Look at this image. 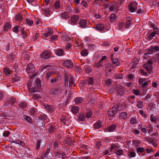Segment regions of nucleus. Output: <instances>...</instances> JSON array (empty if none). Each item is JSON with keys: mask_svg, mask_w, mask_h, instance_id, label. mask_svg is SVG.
<instances>
[{"mask_svg": "<svg viewBox=\"0 0 159 159\" xmlns=\"http://www.w3.org/2000/svg\"><path fill=\"white\" fill-rule=\"evenodd\" d=\"M35 70V67L32 63H29L26 68V71L28 74L33 73Z\"/></svg>", "mask_w": 159, "mask_h": 159, "instance_id": "4", "label": "nucleus"}, {"mask_svg": "<svg viewBox=\"0 0 159 159\" xmlns=\"http://www.w3.org/2000/svg\"><path fill=\"white\" fill-rule=\"evenodd\" d=\"M137 152H143L144 151L145 149H144L143 148L141 147H138L137 148L136 150Z\"/></svg>", "mask_w": 159, "mask_h": 159, "instance_id": "51", "label": "nucleus"}, {"mask_svg": "<svg viewBox=\"0 0 159 159\" xmlns=\"http://www.w3.org/2000/svg\"><path fill=\"white\" fill-rule=\"evenodd\" d=\"M102 126V122L100 120H98L93 125V129H98L100 128Z\"/></svg>", "mask_w": 159, "mask_h": 159, "instance_id": "18", "label": "nucleus"}, {"mask_svg": "<svg viewBox=\"0 0 159 159\" xmlns=\"http://www.w3.org/2000/svg\"><path fill=\"white\" fill-rule=\"evenodd\" d=\"M30 113L31 115H33L35 114L37 112L36 109L34 108H31V109L30 110Z\"/></svg>", "mask_w": 159, "mask_h": 159, "instance_id": "41", "label": "nucleus"}, {"mask_svg": "<svg viewBox=\"0 0 159 159\" xmlns=\"http://www.w3.org/2000/svg\"><path fill=\"white\" fill-rule=\"evenodd\" d=\"M42 11L44 15L46 16H48L50 14V11L48 9L43 10Z\"/></svg>", "mask_w": 159, "mask_h": 159, "instance_id": "33", "label": "nucleus"}, {"mask_svg": "<svg viewBox=\"0 0 159 159\" xmlns=\"http://www.w3.org/2000/svg\"><path fill=\"white\" fill-rule=\"evenodd\" d=\"M116 152V154L118 156H121L123 155V151L122 150H118Z\"/></svg>", "mask_w": 159, "mask_h": 159, "instance_id": "57", "label": "nucleus"}, {"mask_svg": "<svg viewBox=\"0 0 159 159\" xmlns=\"http://www.w3.org/2000/svg\"><path fill=\"white\" fill-rule=\"evenodd\" d=\"M51 56L50 52L48 50H46L43 52L41 55L42 58L44 59H47L49 58Z\"/></svg>", "mask_w": 159, "mask_h": 159, "instance_id": "9", "label": "nucleus"}, {"mask_svg": "<svg viewBox=\"0 0 159 159\" xmlns=\"http://www.w3.org/2000/svg\"><path fill=\"white\" fill-rule=\"evenodd\" d=\"M117 93L122 96L125 93L126 89L125 87L119 85L117 87Z\"/></svg>", "mask_w": 159, "mask_h": 159, "instance_id": "7", "label": "nucleus"}, {"mask_svg": "<svg viewBox=\"0 0 159 159\" xmlns=\"http://www.w3.org/2000/svg\"><path fill=\"white\" fill-rule=\"evenodd\" d=\"M64 66L68 68H72L73 66V64L71 60H66L64 61Z\"/></svg>", "mask_w": 159, "mask_h": 159, "instance_id": "10", "label": "nucleus"}, {"mask_svg": "<svg viewBox=\"0 0 159 159\" xmlns=\"http://www.w3.org/2000/svg\"><path fill=\"white\" fill-rule=\"evenodd\" d=\"M16 102V99L12 98H9L5 103V106L7 107H10L11 105L14 104Z\"/></svg>", "mask_w": 159, "mask_h": 159, "instance_id": "3", "label": "nucleus"}, {"mask_svg": "<svg viewBox=\"0 0 159 159\" xmlns=\"http://www.w3.org/2000/svg\"><path fill=\"white\" fill-rule=\"evenodd\" d=\"M10 134V132L8 131H4L3 133L4 136L7 137Z\"/></svg>", "mask_w": 159, "mask_h": 159, "instance_id": "59", "label": "nucleus"}, {"mask_svg": "<svg viewBox=\"0 0 159 159\" xmlns=\"http://www.w3.org/2000/svg\"><path fill=\"white\" fill-rule=\"evenodd\" d=\"M88 54L86 49H84L81 52V55L83 56H86Z\"/></svg>", "mask_w": 159, "mask_h": 159, "instance_id": "46", "label": "nucleus"}, {"mask_svg": "<svg viewBox=\"0 0 159 159\" xmlns=\"http://www.w3.org/2000/svg\"><path fill=\"white\" fill-rule=\"evenodd\" d=\"M79 17L78 15H74L71 18L70 24L72 25L76 24L79 20Z\"/></svg>", "mask_w": 159, "mask_h": 159, "instance_id": "11", "label": "nucleus"}, {"mask_svg": "<svg viewBox=\"0 0 159 159\" xmlns=\"http://www.w3.org/2000/svg\"><path fill=\"white\" fill-rule=\"evenodd\" d=\"M22 78L20 77H16L14 78V81L15 82H18L20 80H22Z\"/></svg>", "mask_w": 159, "mask_h": 159, "instance_id": "63", "label": "nucleus"}, {"mask_svg": "<svg viewBox=\"0 0 159 159\" xmlns=\"http://www.w3.org/2000/svg\"><path fill=\"white\" fill-rule=\"evenodd\" d=\"M14 70H15V71L16 70V68L14 67L12 68L11 70H10L7 67H6L3 69V71L6 75L9 76L11 74L12 71H13Z\"/></svg>", "mask_w": 159, "mask_h": 159, "instance_id": "13", "label": "nucleus"}, {"mask_svg": "<svg viewBox=\"0 0 159 159\" xmlns=\"http://www.w3.org/2000/svg\"><path fill=\"white\" fill-rule=\"evenodd\" d=\"M137 106L139 108H142L143 107V102L141 101L137 102Z\"/></svg>", "mask_w": 159, "mask_h": 159, "instance_id": "50", "label": "nucleus"}, {"mask_svg": "<svg viewBox=\"0 0 159 159\" xmlns=\"http://www.w3.org/2000/svg\"><path fill=\"white\" fill-rule=\"evenodd\" d=\"M85 118L84 115L82 113H80L78 116L79 120L81 121H84L85 120Z\"/></svg>", "mask_w": 159, "mask_h": 159, "instance_id": "31", "label": "nucleus"}, {"mask_svg": "<svg viewBox=\"0 0 159 159\" xmlns=\"http://www.w3.org/2000/svg\"><path fill=\"white\" fill-rule=\"evenodd\" d=\"M52 68V66L49 65L48 64H45L40 67V70L41 71L43 70H50Z\"/></svg>", "mask_w": 159, "mask_h": 159, "instance_id": "14", "label": "nucleus"}, {"mask_svg": "<svg viewBox=\"0 0 159 159\" xmlns=\"http://www.w3.org/2000/svg\"><path fill=\"white\" fill-rule=\"evenodd\" d=\"M133 133L136 135H138L139 134L140 131L136 129H135L133 130Z\"/></svg>", "mask_w": 159, "mask_h": 159, "instance_id": "64", "label": "nucleus"}, {"mask_svg": "<svg viewBox=\"0 0 159 159\" xmlns=\"http://www.w3.org/2000/svg\"><path fill=\"white\" fill-rule=\"evenodd\" d=\"M15 55L13 54H11L9 55L8 57V60L11 62H12L15 58Z\"/></svg>", "mask_w": 159, "mask_h": 159, "instance_id": "40", "label": "nucleus"}, {"mask_svg": "<svg viewBox=\"0 0 159 159\" xmlns=\"http://www.w3.org/2000/svg\"><path fill=\"white\" fill-rule=\"evenodd\" d=\"M60 79V77L59 76L56 78H52L50 80V83L51 84L55 83L57 82V80H59Z\"/></svg>", "mask_w": 159, "mask_h": 159, "instance_id": "27", "label": "nucleus"}, {"mask_svg": "<svg viewBox=\"0 0 159 159\" xmlns=\"http://www.w3.org/2000/svg\"><path fill=\"white\" fill-rule=\"evenodd\" d=\"M26 23L28 25H30L33 24V21L30 19H28L26 20Z\"/></svg>", "mask_w": 159, "mask_h": 159, "instance_id": "56", "label": "nucleus"}, {"mask_svg": "<svg viewBox=\"0 0 159 159\" xmlns=\"http://www.w3.org/2000/svg\"><path fill=\"white\" fill-rule=\"evenodd\" d=\"M128 114L125 112H121L119 115V118L123 120H125L127 117Z\"/></svg>", "mask_w": 159, "mask_h": 159, "instance_id": "21", "label": "nucleus"}, {"mask_svg": "<svg viewBox=\"0 0 159 159\" xmlns=\"http://www.w3.org/2000/svg\"><path fill=\"white\" fill-rule=\"evenodd\" d=\"M20 27L19 25H17L15 26L13 29V31L16 33L18 32V29Z\"/></svg>", "mask_w": 159, "mask_h": 159, "instance_id": "44", "label": "nucleus"}, {"mask_svg": "<svg viewBox=\"0 0 159 159\" xmlns=\"http://www.w3.org/2000/svg\"><path fill=\"white\" fill-rule=\"evenodd\" d=\"M11 25L8 22L5 23L4 24V30L5 31H8V30L11 29Z\"/></svg>", "mask_w": 159, "mask_h": 159, "instance_id": "29", "label": "nucleus"}, {"mask_svg": "<svg viewBox=\"0 0 159 159\" xmlns=\"http://www.w3.org/2000/svg\"><path fill=\"white\" fill-rule=\"evenodd\" d=\"M128 155L129 158H131L135 157L136 153L133 151L130 152H128Z\"/></svg>", "mask_w": 159, "mask_h": 159, "instance_id": "38", "label": "nucleus"}, {"mask_svg": "<svg viewBox=\"0 0 159 159\" xmlns=\"http://www.w3.org/2000/svg\"><path fill=\"white\" fill-rule=\"evenodd\" d=\"M43 107L48 111L51 112H53L54 110V108L53 106L47 104H44Z\"/></svg>", "mask_w": 159, "mask_h": 159, "instance_id": "17", "label": "nucleus"}, {"mask_svg": "<svg viewBox=\"0 0 159 159\" xmlns=\"http://www.w3.org/2000/svg\"><path fill=\"white\" fill-rule=\"evenodd\" d=\"M74 83V80L73 77L70 76V79L69 81V85L72 86Z\"/></svg>", "mask_w": 159, "mask_h": 159, "instance_id": "47", "label": "nucleus"}, {"mask_svg": "<svg viewBox=\"0 0 159 159\" xmlns=\"http://www.w3.org/2000/svg\"><path fill=\"white\" fill-rule=\"evenodd\" d=\"M125 24V28H128L130 25H131L132 24V22L131 21H127Z\"/></svg>", "mask_w": 159, "mask_h": 159, "instance_id": "52", "label": "nucleus"}, {"mask_svg": "<svg viewBox=\"0 0 159 159\" xmlns=\"http://www.w3.org/2000/svg\"><path fill=\"white\" fill-rule=\"evenodd\" d=\"M79 110L80 109L78 107L73 106L71 108L70 111L74 115H76L78 113Z\"/></svg>", "mask_w": 159, "mask_h": 159, "instance_id": "19", "label": "nucleus"}, {"mask_svg": "<svg viewBox=\"0 0 159 159\" xmlns=\"http://www.w3.org/2000/svg\"><path fill=\"white\" fill-rule=\"evenodd\" d=\"M54 6L55 9H59L60 7V1L59 0L56 1L54 3Z\"/></svg>", "mask_w": 159, "mask_h": 159, "instance_id": "37", "label": "nucleus"}, {"mask_svg": "<svg viewBox=\"0 0 159 159\" xmlns=\"http://www.w3.org/2000/svg\"><path fill=\"white\" fill-rule=\"evenodd\" d=\"M25 155V153L21 150H19L16 152V156L19 158L23 157Z\"/></svg>", "mask_w": 159, "mask_h": 159, "instance_id": "22", "label": "nucleus"}, {"mask_svg": "<svg viewBox=\"0 0 159 159\" xmlns=\"http://www.w3.org/2000/svg\"><path fill=\"white\" fill-rule=\"evenodd\" d=\"M137 122V120L134 118H132L130 119V124L133 125L134 124H136Z\"/></svg>", "mask_w": 159, "mask_h": 159, "instance_id": "54", "label": "nucleus"}, {"mask_svg": "<svg viewBox=\"0 0 159 159\" xmlns=\"http://www.w3.org/2000/svg\"><path fill=\"white\" fill-rule=\"evenodd\" d=\"M116 125L115 124L111 125L110 126V132L113 131L116 128Z\"/></svg>", "mask_w": 159, "mask_h": 159, "instance_id": "55", "label": "nucleus"}, {"mask_svg": "<svg viewBox=\"0 0 159 159\" xmlns=\"http://www.w3.org/2000/svg\"><path fill=\"white\" fill-rule=\"evenodd\" d=\"M88 25V21L86 19H82L79 22V27L82 29L87 27Z\"/></svg>", "mask_w": 159, "mask_h": 159, "instance_id": "6", "label": "nucleus"}, {"mask_svg": "<svg viewBox=\"0 0 159 159\" xmlns=\"http://www.w3.org/2000/svg\"><path fill=\"white\" fill-rule=\"evenodd\" d=\"M143 66L147 71L150 72V71L152 70V66L145 63L144 64Z\"/></svg>", "mask_w": 159, "mask_h": 159, "instance_id": "25", "label": "nucleus"}, {"mask_svg": "<svg viewBox=\"0 0 159 159\" xmlns=\"http://www.w3.org/2000/svg\"><path fill=\"white\" fill-rule=\"evenodd\" d=\"M104 26L103 24H97L96 27V29L99 31H101L103 30Z\"/></svg>", "mask_w": 159, "mask_h": 159, "instance_id": "24", "label": "nucleus"}, {"mask_svg": "<svg viewBox=\"0 0 159 159\" xmlns=\"http://www.w3.org/2000/svg\"><path fill=\"white\" fill-rule=\"evenodd\" d=\"M118 148V147L117 145L115 144H112L111 145V149H110V152H111L113 150V152L115 153L116 152V150Z\"/></svg>", "mask_w": 159, "mask_h": 159, "instance_id": "30", "label": "nucleus"}, {"mask_svg": "<svg viewBox=\"0 0 159 159\" xmlns=\"http://www.w3.org/2000/svg\"><path fill=\"white\" fill-rule=\"evenodd\" d=\"M88 82L89 84L92 85L94 82V79L92 77H89L88 79Z\"/></svg>", "mask_w": 159, "mask_h": 159, "instance_id": "49", "label": "nucleus"}, {"mask_svg": "<svg viewBox=\"0 0 159 159\" xmlns=\"http://www.w3.org/2000/svg\"><path fill=\"white\" fill-rule=\"evenodd\" d=\"M146 79H143V78H140L139 79V83L140 84H142L143 83V82L146 81Z\"/></svg>", "mask_w": 159, "mask_h": 159, "instance_id": "62", "label": "nucleus"}, {"mask_svg": "<svg viewBox=\"0 0 159 159\" xmlns=\"http://www.w3.org/2000/svg\"><path fill=\"white\" fill-rule=\"evenodd\" d=\"M56 130V129L54 126L53 125L50 126L48 129V132L49 133H52Z\"/></svg>", "mask_w": 159, "mask_h": 159, "instance_id": "39", "label": "nucleus"}, {"mask_svg": "<svg viewBox=\"0 0 159 159\" xmlns=\"http://www.w3.org/2000/svg\"><path fill=\"white\" fill-rule=\"evenodd\" d=\"M23 117L25 120L29 123H30L32 121L31 118L28 116L24 115L23 116Z\"/></svg>", "mask_w": 159, "mask_h": 159, "instance_id": "35", "label": "nucleus"}, {"mask_svg": "<svg viewBox=\"0 0 159 159\" xmlns=\"http://www.w3.org/2000/svg\"><path fill=\"white\" fill-rule=\"evenodd\" d=\"M19 106L23 108H25L27 106V104L25 102H23L19 103Z\"/></svg>", "mask_w": 159, "mask_h": 159, "instance_id": "48", "label": "nucleus"}, {"mask_svg": "<svg viewBox=\"0 0 159 159\" xmlns=\"http://www.w3.org/2000/svg\"><path fill=\"white\" fill-rule=\"evenodd\" d=\"M116 15L115 14H112L110 16V22H113L116 20Z\"/></svg>", "mask_w": 159, "mask_h": 159, "instance_id": "36", "label": "nucleus"}, {"mask_svg": "<svg viewBox=\"0 0 159 159\" xmlns=\"http://www.w3.org/2000/svg\"><path fill=\"white\" fill-rule=\"evenodd\" d=\"M53 34V30L51 28H48L46 32L43 34V35L45 37H47L50 36Z\"/></svg>", "mask_w": 159, "mask_h": 159, "instance_id": "20", "label": "nucleus"}, {"mask_svg": "<svg viewBox=\"0 0 159 159\" xmlns=\"http://www.w3.org/2000/svg\"><path fill=\"white\" fill-rule=\"evenodd\" d=\"M81 4L82 5L84 6L85 7H87L89 6L88 5V4L84 0H83L82 2L81 3Z\"/></svg>", "mask_w": 159, "mask_h": 159, "instance_id": "61", "label": "nucleus"}, {"mask_svg": "<svg viewBox=\"0 0 159 159\" xmlns=\"http://www.w3.org/2000/svg\"><path fill=\"white\" fill-rule=\"evenodd\" d=\"M53 72L52 71H49L46 73V78L47 79L49 80L50 78L52 75L53 74Z\"/></svg>", "mask_w": 159, "mask_h": 159, "instance_id": "42", "label": "nucleus"}, {"mask_svg": "<svg viewBox=\"0 0 159 159\" xmlns=\"http://www.w3.org/2000/svg\"><path fill=\"white\" fill-rule=\"evenodd\" d=\"M148 85V82L145 81L142 84V87L143 88L145 89L147 88V86Z\"/></svg>", "mask_w": 159, "mask_h": 159, "instance_id": "60", "label": "nucleus"}, {"mask_svg": "<svg viewBox=\"0 0 159 159\" xmlns=\"http://www.w3.org/2000/svg\"><path fill=\"white\" fill-rule=\"evenodd\" d=\"M116 2H112L110 7V11H114L116 7Z\"/></svg>", "mask_w": 159, "mask_h": 159, "instance_id": "32", "label": "nucleus"}, {"mask_svg": "<svg viewBox=\"0 0 159 159\" xmlns=\"http://www.w3.org/2000/svg\"><path fill=\"white\" fill-rule=\"evenodd\" d=\"M133 144L136 146H137L140 144V142L136 140H133Z\"/></svg>", "mask_w": 159, "mask_h": 159, "instance_id": "53", "label": "nucleus"}, {"mask_svg": "<svg viewBox=\"0 0 159 159\" xmlns=\"http://www.w3.org/2000/svg\"><path fill=\"white\" fill-rule=\"evenodd\" d=\"M92 115V113L91 112V111L90 110H88L87 111L86 113V117L87 118H89L90 117H91Z\"/></svg>", "mask_w": 159, "mask_h": 159, "instance_id": "43", "label": "nucleus"}, {"mask_svg": "<svg viewBox=\"0 0 159 159\" xmlns=\"http://www.w3.org/2000/svg\"><path fill=\"white\" fill-rule=\"evenodd\" d=\"M154 52V47L152 46H151L149 48L146 49L145 50V53L144 55L151 54H152Z\"/></svg>", "mask_w": 159, "mask_h": 159, "instance_id": "16", "label": "nucleus"}, {"mask_svg": "<svg viewBox=\"0 0 159 159\" xmlns=\"http://www.w3.org/2000/svg\"><path fill=\"white\" fill-rule=\"evenodd\" d=\"M23 19V14L20 13H18L16 16L15 20L17 21H21Z\"/></svg>", "mask_w": 159, "mask_h": 159, "instance_id": "26", "label": "nucleus"}, {"mask_svg": "<svg viewBox=\"0 0 159 159\" xmlns=\"http://www.w3.org/2000/svg\"><path fill=\"white\" fill-rule=\"evenodd\" d=\"M138 3L136 2H134L133 3H131L130 5L129 6L130 11L131 12H134L137 9Z\"/></svg>", "mask_w": 159, "mask_h": 159, "instance_id": "8", "label": "nucleus"}, {"mask_svg": "<svg viewBox=\"0 0 159 159\" xmlns=\"http://www.w3.org/2000/svg\"><path fill=\"white\" fill-rule=\"evenodd\" d=\"M118 106L116 105L113 107L111 108L110 109V112H111V113H110V116H112L114 114H116L118 110Z\"/></svg>", "mask_w": 159, "mask_h": 159, "instance_id": "12", "label": "nucleus"}, {"mask_svg": "<svg viewBox=\"0 0 159 159\" xmlns=\"http://www.w3.org/2000/svg\"><path fill=\"white\" fill-rule=\"evenodd\" d=\"M63 90L61 87L57 88H52L50 90V93L52 95H58L62 92Z\"/></svg>", "mask_w": 159, "mask_h": 159, "instance_id": "2", "label": "nucleus"}, {"mask_svg": "<svg viewBox=\"0 0 159 159\" xmlns=\"http://www.w3.org/2000/svg\"><path fill=\"white\" fill-rule=\"evenodd\" d=\"M111 60L113 63L115 65V66H118L119 65V62L118 61L117 58H114L113 57H112V59Z\"/></svg>", "mask_w": 159, "mask_h": 159, "instance_id": "34", "label": "nucleus"}, {"mask_svg": "<svg viewBox=\"0 0 159 159\" xmlns=\"http://www.w3.org/2000/svg\"><path fill=\"white\" fill-rule=\"evenodd\" d=\"M18 136L17 134H12L11 136V139H12V142L16 144H20L22 143V141L18 139Z\"/></svg>", "mask_w": 159, "mask_h": 159, "instance_id": "5", "label": "nucleus"}, {"mask_svg": "<svg viewBox=\"0 0 159 159\" xmlns=\"http://www.w3.org/2000/svg\"><path fill=\"white\" fill-rule=\"evenodd\" d=\"M27 87L29 90L32 93L37 91V89L39 88L41 86L40 81L39 79H37L36 81V85L35 87H32L30 85V82L27 83Z\"/></svg>", "mask_w": 159, "mask_h": 159, "instance_id": "1", "label": "nucleus"}, {"mask_svg": "<svg viewBox=\"0 0 159 159\" xmlns=\"http://www.w3.org/2000/svg\"><path fill=\"white\" fill-rule=\"evenodd\" d=\"M61 16L63 18L66 19L68 18L69 17V16L66 12H64L61 14Z\"/></svg>", "mask_w": 159, "mask_h": 159, "instance_id": "45", "label": "nucleus"}, {"mask_svg": "<svg viewBox=\"0 0 159 159\" xmlns=\"http://www.w3.org/2000/svg\"><path fill=\"white\" fill-rule=\"evenodd\" d=\"M85 71L87 73H89L91 71V67L90 66H87L85 68Z\"/></svg>", "mask_w": 159, "mask_h": 159, "instance_id": "58", "label": "nucleus"}, {"mask_svg": "<svg viewBox=\"0 0 159 159\" xmlns=\"http://www.w3.org/2000/svg\"><path fill=\"white\" fill-rule=\"evenodd\" d=\"M109 0H102V1L103 3V6L104 8L105 9H108L109 7Z\"/></svg>", "mask_w": 159, "mask_h": 159, "instance_id": "23", "label": "nucleus"}, {"mask_svg": "<svg viewBox=\"0 0 159 159\" xmlns=\"http://www.w3.org/2000/svg\"><path fill=\"white\" fill-rule=\"evenodd\" d=\"M83 101V98L82 97H77L75 98V102L77 104L82 102Z\"/></svg>", "mask_w": 159, "mask_h": 159, "instance_id": "28", "label": "nucleus"}, {"mask_svg": "<svg viewBox=\"0 0 159 159\" xmlns=\"http://www.w3.org/2000/svg\"><path fill=\"white\" fill-rule=\"evenodd\" d=\"M55 52L56 55L59 56H61L65 54L64 51L61 48L55 49Z\"/></svg>", "mask_w": 159, "mask_h": 159, "instance_id": "15", "label": "nucleus"}]
</instances>
